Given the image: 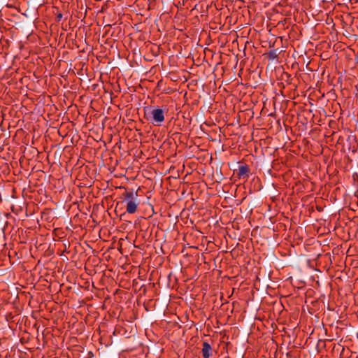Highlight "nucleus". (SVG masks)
Wrapping results in <instances>:
<instances>
[{
    "label": "nucleus",
    "mask_w": 358,
    "mask_h": 358,
    "mask_svg": "<svg viewBox=\"0 0 358 358\" xmlns=\"http://www.w3.org/2000/svg\"><path fill=\"white\" fill-rule=\"evenodd\" d=\"M146 118L151 123L160 126L164 121V110L159 108H155L150 110Z\"/></svg>",
    "instance_id": "nucleus-2"
},
{
    "label": "nucleus",
    "mask_w": 358,
    "mask_h": 358,
    "mask_svg": "<svg viewBox=\"0 0 358 358\" xmlns=\"http://www.w3.org/2000/svg\"><path fill=\"white\" fill-rule=\"evenodd\" d=\"M124 201L127 203L126 210L128 213H135L139 205L138 200V194L133 190L127 191L123 194Z\"/></svg>",
    "instance_id": "nucleus-1"
},
{
    "label": "nucleus",
    "mask_w": 358,
    "mask_h": 358,
    "mask_svg": "<svg viewBox=\"0 0 358 358\" xmlns=\"http://www.w3.org/2000/svg\"><path fill=\"white\" fill-rule=\"evenodd\" d=\"M62 17V14L58 15L57 17L61 18Z\"/></svg>",
    "instance_id": "nucleus-6"
},
{
    "label": "nucleus",
    "mask_w": 358,
    "mask_h": 358,
    "mask_svg": "<svg viewBox=\"0 0 358 358\" xmlns=\"http://www.w3.org/2000/svg\"><path fill=\"white\" fill-rule=\"evenodd\" d=\"M227 358H229V357H227Z\"/></svg>",
    "instance_id": "nucleus-7"
},
{
    "label": "nucleus",
    "mask_w": 358,
    "mask_h": 358,
    "mask_svg": "<svg viewBox=\"0 0 358 358\" xmlns=\"http://www.w3.org/2000/svg\"><path fill=\"white\" fill-rule=\"evenodd\" d=\"M249 168L247 165H241L238 168V175L239 178H246L248 176Z\"/></svg>",
    "instance_id": "nucleus-4"
},
{
    "label": "nucleus",
    "mask_w": 358,
    "mask_h": 358,
    "mask_svg": "<svg viewBox=\"0 0 358 358\" xmlns=\"http://www.w3.org/2000/svg\"><path fill=\"white\" fill-rule=\"evenodd\" d=\"M270 57H272V58H275V57H277L275 51H272V52H270Z\"/></svg>",
    "instance_id": "nucleus-5"
},
{
    "label": "nucleus",
    "mask_w": 358,
    "mask_h": 358,
    "mask_svg": "<svg viewBox=\"0 0 358 358\" xmlns=\"http://www.w3.org/2000/svg\"><path fill=\"white\" fill-rule=\"evenodd\" d=\"M203 358H210L212 355V348L208 342H203L201 350Z\"/></svg>",
    "instance_id": "nucleus-3"
}]
</instances>
